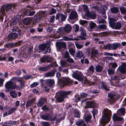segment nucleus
<instances>
[{
    "mask_svg": "<svg viewBox=\"0 0 126 126\" xmlns=\"http://www.w3.org/2000/svg\"><path fill=\"white\" fill-rule=\"evenodd\" d=\"M47 62L50 63L52 61V58L48 55H46Z\"/></svg>",
    "mask_w": 126,
    "mask_h": 126,
    "instance_id": "de8ad7c7",
    "label": "nucleus"
},
{
    "mask_svg": "<svg viewBox=\"0 0 126 126\" xmlns=\"http://www.w3.org/2000/svg\"><path fill=\"white\" fill-rule=\"evenodd\" d=\"M38 83L36 82H34L31 85L30 87L32 88L36 87L38 85Z\"/></svg>",
    "mask_w": 126,
    "mask_h": 126,
    "instance_id": "13d9d810",
    "label": "nucleus"
},
{
    "mask_svg": "<svg viewBox=\"0 0 126 126\" xmlns=\"http://www.w3.org/2000/svg\"><path fill=\"white\" fill-rule=\"evenodd\" d=\"M63 39L64 41H68L72 40V38H68L67 36H65L63 37Z\"/></svg>",
    "mask_w": 126,
    "mask_h": 126,
    "instance_id": "e2e57ef3",
    "label": "nucleus"
},
{
    "mask_svg": "<svg viewBox=\"0 0 126 126\" xmlns=\"http://www.w3.org/2000/svg\"><path fill=\"white\" fill-rule=\"evenodd\" d=\"M87 106L89 108H93L95 107V104L93 101H90L87 103Z\"/></svg>",
    "mask_w": 126,
    "mask_h": 126,
    "instance_id": "393cba45",
    "label": "nucleus"
},
{
    "mask_svg": "<svg viewBox=\"0 0 126 126\" xmlns=\"http://www.w3.org/2000/svg\"><path fill=\"white\" fill-rule=\"evenodd\" d=\"M121 26L122 25L120 23L117 22L116 23H115L114 26H112V28L113 29L119 30L121 28Z\"/></svg>",
    "mask_w": 126,
    "mask_h": 126,
    "instance_id": "4be33fe9",
    "label": "nucleus"
},
{
    "mask_svg": "<svg viewBox=\"0 0 126 126\" xmlns=\"http://www.w3.org/2000/svg\"><path fill=\"white\" fill-rule=\"evenodd\" d=\"M12 90L10 91V96L13 98H16L17 97V94L16 93L15 91Z\"/></svg>",
    "mask_w": 126,
    "mask_h": 126,
    "instance_id": "b1692460",
    "label": "nucleus"
},
{
    "mask_svg": "<svg viewBox=\"0 0 126 126\" xmlns=\"http://www.w3.org/2000/svg\"><path fill=\"white\" fill-rule=\"evenodd\" d=\"M98 55V51L97 50L95 49L94 52H91V57L92 58L94 57H97Z\"/></svg>",
    "mask_w": 126,
    "mask_h": 126,
    "instance_id": "c85d7f7f",
    "label": "nucleus"
},
{
    "mask_svg": "<svg viewBox=\"0 0 126 126\" xmlns=\"http://www.w3.org/2000/svg\"><path fill=\"white\" fill-rule=\"evenodd\" d=\"M99 28L100 29H106L107 28L105 24L100 25L99 26Z\"/></svg>",
    "mask_w": 126,
    "mask_h": 126,
    "instance_id": "49530a36",
    "label": "nucleus"
},
{
    "mask_svg": "<svg viewBox=\"0 0 126 126\" xmlns=\"http://www.w3.org/2000/svg\"><path fill=\"white\" fill-rule=\"evenodd\" d=\"M109 23L110 26L112 28L113 26L115 23L114 22L115 19L114 18L110 17L109 18Z\"/></svg>",
    "mask_w": 126,
    "mask_h": 126,
    "instance_id": "cd10ccee",
    "label": "nucleus"
},
{
    "mask_svg": "<svg viewBox=\"0 0 126 126\" xmlns=\"http://www.w3.org/2000/svg\"><path fill=\"white\" fill-rule=\"evenodd\" d=\"M20 87L16 84H14L13 82L11 81H9L7 82L5 85V87L6 88V92L7 93L10 92L12 90L16 89V90L23 89L25 86V82L22 80L20 82Z\"/></svg>",
    "mask_w": 126,
    "mask_h": 126,
    "instance_id": "f257e3e1",
    "label": "nucleus"
},
{
    "mask_svg": "<svg viewBox=\"0 0 126 126\" xmlns=\"http://www.w3.org/2000/svg\"><path fill=\"white\" fill-rule=\"evenodd\" d=\"M16 74L18 76H20L21 74V71L20 70H18L16 71Z\"/></svg>",
    "mask_w": 126,
    "mask_h": 126,
    "instance_id": "69168bd1",
    "label": "nucleus"
},
{
    "mask_svg": "<svg viewBox=\"0 0 126 126\" xmlns=\"http://www.w3.org/2000/svg\"><path fill=\"white\" fill-rule=\"evenodd\" d=\"M23 22L25 24L29 25L30 23L31 20L29 18H25L23 19Z\"/></svg>",
    "mask_w": 126,
    "mask_h": 126,
    "instance_id": "c756f323",
    "label": "nucleus"
},
{
    "mask_svg": "<svg viewBox=\"0 0 126 126\" xmlns=\"http://www.w3.org/2000/svg\"><path fill=\"white\" fill-rule=\"evenodd\" d=\"M91 118V116L88 115L85 118V120L86 122L88 123L89 122Z\"/></svg>",
    "mask_w": 126,
    "mask_h": 126,
    "instance_id": "3c124183",
    "label": "nucleus"
},
{
    "mask_svg": "<svg viewBox=\"0 0 126 126\" xmlns=\"http://www.w3.org/2000/svg\"><path fill=\"white\" fill-rule=\"evenodd\" d=\"M42 109L44 111H47L49 110V108L46 105H45L42 107Z\"/></svg>",
    "mask_w": 126,
    "mask_h": 126,
    "instance_id": "09e8293b",
    "label": "nucleus"
},
{
    "mask_svg": "<svg viewBox=\"0 0 126 126\" xmlns=\"http://www.w3.org/2000/svg\"><path fill=\"white\" fill-rule=\"evenodd\" d=\"M72 29L71 26L68 24H67L64 28L61 27L58 29L59 32L61 35L63 34L64 32L69 33L70 32Z\"/></svg>",
    "mask_w": 126,
    "mask_h": 126,
    "instance_id": "39448f33",
    "label": "nucleus"
},
{
    "mask_svg": "<svg viewBox=\"0 0 126 126\" xmlns=\"http://www.w3.org/2000/svg\"><path fill=\"white\" fill-rule=\"evenodd\" d=\"M86 36V31L83 29L81 30V32L80 35L79 37L80 39L81 40H85L86 39V38L85 37Z\"/></svg>",
    "mask_w": 126,
    "mask_h": 126,
    "instance_id": "6ab92c4d",
    "label": "nucleus"
},
{
    "mask_svg": "<svg viewBox=\"0 0 126 126\" xmlns=\"http://www.w3.org/2000/svg\"><path fill=\"white\" fill-rule=\"evenodd\" d=\"M78 15L76 12L73 11L71 12L69 18L70 20H74L77 18Z\"/></svg>",
    "mask_w": 126,
    "mask_h": 126,
    "instance_id": "f8f14e48",
    "label": "nucleus"
},
{
    "mask_svg": "<svg viewBox=\"0 0 126 126\" xmlns=\"http://www.w3.org/2000/svg\"><path fill=\"white\" fill-rule=\"evenodd\" d=\"M87 13L85 16L90 18L92 19H94L97 16L96 13L94 11H91L90 12H89Z\"/></svg>",
    "mask_w": 126,
    "mask_h": 126,
    "instance_id": "9b49d317",
    "label": "nucleus"
},
{
    "mask_svg": "<svg viewBox=\"0 0 126 126\" xmlns=\"http://www.w3.org/2000/svg\"><path fill=\"white\" fill-rule=\"evenodd\" d=\"M53 65L51 64H49L47 66L45 67H41L39 68V70L42 71H46L50 69V68L53 67Z\"/></svg>",
    "mask_w": 126,
    "mask_h": 126,
    "instance_id": "dca6fc26",
    "label": "nucleus"
},
{
    "mask_svg": "<svg viewBox=\"0 0 126 126\" xmlns=\"http://www.w3.org/2000/svg\"><path fill=\"white\" fill-rule=\"evenodd\" d=\"M32 101L31 100H29L27 101L26 105V107L27 108L29 107L32 104Z\"/></svg>",
    "mask_w": 126,
    "mask_h": 126,
    "instance_id": "5fc2aeb1",
    "label": "nucleus"
},
{
    "mask_svg": "<svg viewBox=\"0 0 126 126\" xmlns=\"http://www.w3.org/2000/svg\"><path fill=\"white\" fill-rule=\"evenodd\" d=\"M68 94L67 92L66 91H59L56 94L57 101L60 103L63 102L64 98L67 96Z\"/></svg>",
    "mask_w": 126,
    "mask_h": 126,
    "instance_id": "20e7f679",
    "label": "nucleus"
},
{
    "mask_svg": "<svg viewBox=\"0 0 126 126\" xmlns=\"http://www.w3.org/2000/svg\"><path fill=\"white\" fill-rule=\"evenodd\" d=\"M17 109V108H11L9 109L8 111V115L12 114Z\"/></svg>",
    "mask_w": 126,
    "mask_h": 126,
    "instance_id": "7c9ffc66",
    "label": "nucleus"
},
{
    "mask_svg": "<svg viewBox=\"0 0 126 126\" xmlns=\"http://www.w3.org/2000/svg\"><path fill=\"white\" fill-rule=\"evenodd\" d=\"M83 54L82 52L81 51H79L76 54V57L77 58H81L83 57Z\"/></svg>",
    "mask_w": 126,
    "mask_h": 126,
    "instance_id": "f704fd0d",
    "label": "nucleus"
},
{
    "mask_svg": "<svg viewBox=\"0 0 126 126\" xmlns=\"http://www.w3.org/2000/svg\"><path fill=\"white\" fill-rule=\"evenodd\" d=\"M112 45V49L114 50H115L121 46V44L119 43H113Z\"/></svg>",
    "mask_w": 126,
    "mask_h": 126,
    "instance_id": "5701e85b",
    "label": "nucleus"
},
{
    "mask_svg": "<svg viewBox=\"0 0 126 126\" xmlns=\"http://www.w3.org/2000/svg\"><path fill=\"white\" fill-rule=\"evenodd\" d=\"M17 21L15 19H12L11 21V22L10 24V26H12L16 25L17 23Z\"/></svg>",
    "mask_w": 126,
    "mask_h": 126,
    "instance_id": "79ce46f5",
    "label": "nucleus"
},
{
    "mask_svg": "<svg viewBox=\"0 0 126 126\" xmlns=\"http://www.w3.org/2000/svg\"><path fill=\"white\" fill-rule=\"evenodd\" d=\"M21 42L20 41H19L15 43H8L6 45V47L9 48H11L14 47H15L17 46H19L21 45Z\"/></svg>",
    "mask_w": 126,
    "mask_h": 126,
    "instance_id": "6e6552de",
    "label": "nucleus"
},
{
    "mask_svg": "<svg viewBox=\"0 0 126 126\" xmlns=\"http://www.w3.org/2000/svg\"><path fill=\"white\" fill-rule=\"evenodd\" d=\"M114 100L113 98H110L108 99V102L110 104H112L113 103Z\"/></svg>",
    "mask_w": 126,
    "mask_h": 126,
    "instance_id": "bf43d9fd",
    "label": "nucleus"
},
{
    "mask_svg": "<svg viewBox=\"0 0 126 126\" xmlns=\"http://www.w3.org/2000/svg\"><path fill=\"white\" fill-rule=\"evenodd\" d=\"M46 83L50 87L52 88L55 83V82L53 79H48L46 81Z\"/></svg>",
    "mask_w": 126,
    "mask_h": 126,
    "instance_id": "aec40b11",
    "label": "nucleus"
},
{
    "mask_svg": "<svg viewBox=\"0 0 126 126\" xmlns=\"http://www.w3.org/2000/svg\"><path fill=\"white\" fill-rule=\"evenodd\" d=\"M80 23L82 25H83L87 23V21L85 20H80Z\"/></svg>",
    "mask_w": 126,
    "mask_h": 126,
    "instance_id": "338daca9",
    "label": "nucleus"
},
{
    "mask_svg": "<svg viewBox=\"0 0 126 126\" xmlns=\"http://www.w3.org/2000/svg\"><path fill=\"white\" fill-rule=\"evenodd\" d=\"M61 20L62 21H65L67 17V15L65 16L63 14H60Z\"/></svg>",
    "mask_w": 126,
    "mask_h": 126,
    "instance_id": "37998d69",
    "label": "nucleus"
},
{
    "mask_svg": "<svg viewBox=\"0 0 126 126\" xmlns=\"http://www.w3.org/2000/svg\"><path fill=\"white\" fill-rule=\"evenodd\" d=\"M47 99L44 97L41 98L37 103V106L39 107H41L46 101Z\"/></svg>",
    "mask_w": 126,
    "mask_h": 126,
    "instance_id": "9d476101",
    "label": "nucleus"
},
{
    "mask_svg": "<svg viewBox=\"0 0 126 126\" xmlns=\"http://www.w3.org/2000/svg\"><path fill=\"white\" fill-rule=\"evenodd\" d=\"M120 10L122 14L126 15V9L124 7H121Z\"/></svg>",
    "mask_w": 126,
    "mask_h": 126,
    "instance_id": "58836bf2",
    "label": "nucleus"
},
{
    "mask_svg": "<svg viewBox=\"0 0 126 126\" xmlns=\"http://www.w3.org/2000/svg\"><path fill=\"white\" fill-rule=\"evenodd\" d=\"M104 115L108 116V118L110 117L111 115V111L107 108L104 109L103 110Z\"/></svg>",
    "mask_w": 126,
    "mask_h": 126,
    "instance_id": "a211bd4d",
    "label": "nucleus"
},
{
    "mask_svg": "<svg viewBox=\"0 0 126 126\" xmlns=\"http://www.w3.org/2000/svg\"><path fill=\"white\" fill-rule=\"evenodd\" d=\"M66 61L67 62L70 63H73L74 62V61L72 59L70 58V57L67 59Z\"/></svg>",
    "mask_w": 126,
    "mask_h": 126,
    "instance_id": "4d7b16f0",
    "label": "nucleus"
},
{
    "mask_svg": "<svg viewBox=\"0 0 126 126\" xmlns=\"http://www.w3.org/2000/svg\"><path fill=\"white\" fill-rule=\"evenodd\" d=\"M96 25V24L94 22H91L89 23V26H90V28L92 30L94 28H95Z\"/></svg>",
    "mask_w": 126,
    "mask_h": 126,
    "instance_id": "c03bdc74",
    "label": "nucleus"
},
{
    "mask_svg": "<svg viewBox=\"0 0 126 126\" xmlns=\"http://www.w3.org/2000/svg\"><path fill=\"white\" fill-rule=\"evenodd\" d=\"M118 69L121 73L124 74H126V69L122 67L121 66H120L118 68Z\"/></svg>",
    "mask_w": 126,
    "mask_h": 126,
    "instance_id": "c9c22d12",
    "label": "nucleus"
},
{
    "mask_svg": "<svg viewBox=\"0 0 126 126\" xmlns=\"http://www.w3.org/2000/svg\"><path fill=\"white\" fill-rule=\"evenodd\" d=\"M42 126H50V125L48 122H44L42 124Z\"/></svg>",
    "mask_w": 126,
    "mask_h": 126,
    "instance_id": "774afa93",
    "label": "nucleus"
},
{
    "mask_svg": "<svg viewBox=\"0 0 126 126\" xmlns=\"http://www.w3.org/2000/svg\"><path fill=\"white\" fill-rule=\"evenodd\" d=\"M22 78L20 77H14L12 78L10 81H12L14 80L16 82H19L22 80Z\"/></svg>",
    "mask_w": 126,
    "mask_h": 126,
    "instance_id": "bb28decb",
    "label": "nucleus"
},
{
    "mask_svg": "<svg viewBox=\"0 0 126 126\" xmlns=\"http://www.w3.org/2000/svg\"><path fill=\"white\" fill-rule=\"evenodd\" d=\"M69 51L71 55H74L75 52V50H74L73 48H70L69 49Z\"/></svg>",
    "mask_w": 126,
    "mask_h": 126,
    "instance_id": "8fccbe9b",
    "label": "nucleus"
},
{
    "mask_svg": "<svg viewBox=\"0 0 126 126\" xmlns=\"http://www.w3.org/2000/svg\"><path fill=\"white\" fill-rule=\"evenodd\" d=\"M3 6L4 8L5 9V10H9L11 8V6L9 4L4 5Z\"/></svg>",
    "mask_w": 126,
    "mask_h": 126,
    "instance_id": "ea45409f",
    "label": "nucleus"
},
{
    "mask_svg": "<svg viewBox=\"0 0 126 126\" xmlns=\"http://www.w3.org/2000/svg\"><path fill=\"white\" fill-rule=\"evenodd\" d=\"M112 119L113 121L114 122L117 121H120L124 120L123 117L118 116L117 114L116 113H114L113 115Z\"/></svg>",
    "mask_w": 126,
    "mask_h": 126,
    "instance_id": "1a4fd4ad",
    "label": "nucleus"
},
{
    "mask_svg": "<svg viewBox=\"0 0 126 126\" xmlns=\"http://www.w3.org/2000/svg\"><path fill=\"white\" fill-rule=\"evenodd\" d=\"M89 70L92 73L94 72V66L93 65L90 66L89 68Z\"/></svg>",
    "mask_w": 126,
    "mask_h": 126,
    "instance_id": "0e129e2a",
    "label": "nucleus"
},
{
    "mask_svg": "<svg viewBox=\"0 0 126 126\" xmlns=\"http://www.w3.org/2000/svg\"><path fill=\"white\" fill-rule=\"evenodd\" d=\"M56 12V10L52 8L49 14L50 15H52L55 13Z\"/></svg>",
    "mask_w": 126,
    "mask_h": 126,
    "instance_id": "864d4df0",
    "label": "nucleus"
},
{
    "mask_svg": "<svg viewBox=\"0 0 126 126\" xmlns=\"http://www.w3.org/2000/svg\"><path fill=\"white\" fill-rule=\"evenodd\" d=\"M5 12V9L4 8L3 6H2L1 8H0V18L1 19H3V18L0 16V13H1L2 15H3Z\"/></svg>",
    "mask_w": 126,
    "mask_h": 126,
    "instance_id": "72a5a7b5",
    "label": "nucleus"
},
{
    "mask_svg": "<svg viewBox=\"0 0 126 126\" xmlns=\"http://www.w3.org/2000/svg\"><path fill=\"white\" fill-rule=\"evenodd\" d=\"M41 119L45 120H48L50 119L51 116L49 113H46L40 116Z\"/></svg>",
    "mask_w": 126,
    "mask_h": 126,
    "instance_id": "4468645a",
    "label": "nucleus"
},
{
    "mask_svg": "<svg viewBox=\"0 0 126 126\" xmlns=\"http://www.w3.org/2000/svg\"><path fill=\"white\" fill-rule=\"evenodd\" d=\"M56 46L59 49L62 48L65 49L66 47V43L64 42H58L56 44Z\"/></svg>",
    "mask_w": 126,
    "mask_h": 126,
    "instance_id": "ddd939ff",
    "label": "nucleus"
},
{
    "mask_svg": "<svg viewBox=\"0 0 126 126\" xmlns=\"http://www.w3.org/2000/svg\"><path fill=\"white\" fill-rule=\"evenodd\" d=\"M103 69L102 67L99 65H96L95 68L96 72L98 73L101 72L102 70Z\"/></svg>",
    "mask_w": 126,
    "mask_h": 126,
    "instance_id": "a878e982",
    "label": "nucleus"
},
{
    "mask_svg": "<svg viewBox=\"0 0 126 126\" xmlns=\"http://www.w3.org/2000/svg\"><path fill=\"white\" fill-rule=\"evenodd\" d=\"M83 10L84 11L86 12L85 14V16L87 15V13L89 12V11L88 10V6L86 5H83Z\"/></svg>",
    "mask_w": 126,
    "mask_h": 126,
    "instance_id": "2f4dec72",
    "label": "nucleus"
},
{
    "mask_svg": "<svg viewBox=\"0 0 126 126\" xmlns=\"http://www.w3.org/2000/svg\"><path fill=\"white\" fill-rule=\"evenodd\" d=\"M74 81L69 78H64L60 80L59 81V84L62 87L66 86H70L73 84Z\"/></svg>",
    "mask_w": 126,
    "mask_h": 126,
    "instance_id": "7ed1b4c3",
    "label": "nucleus"
},
{
    "mask_svg": "<svg viewBox=\"0 0 126 126\" xmlns=\"http://www.w3.org/2000/svg\"><path fill=\"white\" fill-rule=\"evenodd\" d=\"M74 113L75 117L77 118H79L80 116V114L78 110H75Z\"/></svg>",
    "mask_w": 126,
    "mask_h": 126,
    "instance_id": "a18cd8bd",
    "label": "nucleus"
},
{
    "mask_svg": "<svg viewBox=\"0 0 126 126\" xmlns=\"http://www.w3.org/2000/svg\"><path fill=\"white\" fill-rule=\"evenodd\" d=\"M102 87L105 90L107 91L109 90V89L108 88L106 85L105 84L104 82H102L101 83Z\"/></svg>",
    "mask_w": 126,
    "mask_h": 126,
    "instance_id": "a19ab883",
    "label": "nucleus"
},
{
    "mask_svg": "<svg viewBox=\"0 0 126 126\" xmlns=\"http://www.w3.org/2000/svg\"><path fill=\"white\" fill-rule=\"evenodd\" d=\"M13 32L9 34L8 37L11 39H16L18 36H20V35L21 31L17 27L14 26L13 28Z\"/></svg>",
    "mask_w": 126,
    "mask_h": 126,
    "instance_id": "f03ea898",
    "label": "nucleus"
},
{
    "mask_svg": "<svg viewBox=\"0 0 126 126\" xmlns=\"http://www.w3.org/2000/svg\"><path fill=\"white\" fill-rule=\"evenodd\" d=\"M47 48V50L44 52V54H45L47 53H49L51 51V48L49 45L48 43H45L41 44L39 45V50L44 51Z\"/></svg>",
    "mask_w": 126,
    "mask_h": 126,
    "instance_id": "423d86ee",
    "label": "nucleus"
},
{
    "mask_svg": "<svg viewBox=\"0 0 126 126\" xmlns=\"http://www.w3.org/2000/svg\"><path fill=\"white\" fill-rule=\"evenodd\" d=\"M125 109L122 108L117 111V114L119 115H124L125 114Z\"/></svg>",
    "mask_w": 126,
    "mask_h": 126,
    "instance_id": "412c9836",
    "label": "nucleus"
},
{
    "mask_svg": "<svg viewBox=\"0 0 126 126\" xmlns=\"http://www.w3.org/2000/svg\"><path fill=\"white\" fill-rule=\"evenodd\" d=\"M108 71L109 74L112 75L114 74V70L110 69H108Z\"/></svg>",
    "mask_w": 126,
    "mask_h": 126,
    "instance_id": "6e6d98bb",
    "label": "nucleus"
},
{
    "mask_svg": "<svg viewBox=\"0 0 126 126\" xmlns=\"http://www.w3.org/2000/svg\"><path fill=\"white\" fill-rule=\"evenodd\" d=\"M41 62H47L46 56H45L43 57L41 59Z\"/></svg>",
    "mask_w": 126,
    "mask_h": 126,
    "instance_id": "680f3d73",
    "label": "nucleus"
},
{
    "mask_svg": "<svg viewBox=\"0 0 126 126\" xmlns=\"http://www.w3.org/2000/svg\"><path fill=\"white\" fill-rule=\"evenodd\" d=\"M82 74L81 72H79L78 73H74L73 75V77L78 80L79 81H82V83L85 84L87 83V81L85 80H83V79L82 77Z\"/></svg>",
    "mask_w": 126,
    "mask_h": 126,
    "instance_id": "0eeeda50",
    "label": "nucleus"
},
{
    "mask_svg": "<svg viewBox=\"0 0 126 126\" xmlns=\"http://www.w3.org/2000/svg\"><path fill=\"white\" fill-rule=\"evenodd\" d=\"M80 96L81 97L85 98L87 96L88 94H87L82 93L80 94Z\"/></svg>",
    "mask_w": 126,
    "mask_h": 126,
    "instance_id": "052dcab7",
    "label": "nucleus"
},
{
    "mask_svg": "<svg viewBox=\"0 0 126 126\" xmlns=\"http://www.w3.org/2000/svg\"><path fill=\"white\" fill-rule=\"evenodd\" d=\"M56 72V69L54 68L52 70L51 72H49L46 73L45 74V76L47 77L54 76Z\"/></svg>",
    "mask_w": 126,
    "mask_h": 126,
    "instance_id": "2eb2a0df",
    "label": "nucleus"
},
{
    "mask_svg": "<svg viewBox=\"0 0 126 126\" xmlns=\"http://www.w3.org/2000/svg\"><path fill=\"white\" fill-rule=\"evenodd\" d=\"M112 45L110 43H108L105 46V48L106 49L110 50L112 49Z\"/></svg>",
    "mask_w": 126,
    "mask_h": 126,
    "instance_id": "4c0bfd02",
    "label": "nucleus"
},
{
    "mask_svg": "<svg viewBox=\"0 0 126 126\" xmlns=\"http://www.w3.org/2000/svg\"><path fill=\"white\" fill-rule=\"evenodd\" d=\"M99 92V90H95L93 91H89L88 92V93H92L93 94H96L98 93Z\"/></svg>",
    "mask_w": 126,
    "mask_h": 126,
    "instance_id": "603ef678",
    "label": "nucleus"
},
{
    "mask_svg": "<svg viewBox=\"0 0 126 126\" xmlns=\"http://www.w3.org/2000/svg\"><path fill=\"white\" fill-rule=\"evenodd\" d=\"M0 97L6 100H8V98L7 96H6L4 93L3 92L0 93Z\"/></svg>",
    "mask_w": 126,
    "mask_h": 126,
    "instance_id": "e433bc0d",
    "label": "nucleus"
},
{
    "mask_svg": "<svg viewBox=\"0 0 126 126\" xmlns=\"http://www.w3.org/2000/svg\"><path fill=\"white\" fill-rule=\"evenodd\" d=\"M109 118L108 117V116H106V115H104V116H102V121L101 123L103 126H105L108 123L107 121L108 118Z\"/></svg>",
    "mask_w": 126,
    "mask_h": 126,
    "instance_id": "f3484780",
    "label": "nucleus"
},
{
    "mask_svg": "<svg viewBox=\"0 0 126 126\" xmlns=\"http://www.w3.org/2000/svg\"><path fill=\"white\" fill-rule=\"evenodd\" d=\"M110 9L112 13L116 14L118 12V9L117 7H113L111 8Z\"/></svg>",
    "mask_w": 126,
    "mask_h": 126,
    "instance_id": "473e14b6",
    "label": "nucleus"
}]
</instances>
